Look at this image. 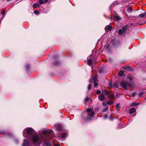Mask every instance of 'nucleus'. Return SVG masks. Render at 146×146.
Returning a JSON list of instances; mask_svg holds the SVG:
<instances>
[{
  "label": "nucleus",
  "mask_w": 146,
  "mask_h": 146,
  "mask_svg": "<svg viewBox=\"0 0 146 146\" xmlns=\"http://www.w3.org/2000/svg\"><path fill=\"white\" fill-rule=\"evenodd\" d=\"M144 93V92H141L139 94V96L140 97Z\"/></svg>",
  "instance_id": "27"
},
{
  "label": "nucleus",
  "mask_w": 146,
  "mask_h": 146,
  "mask_svg": "<svg viewBox=\"0 0 146 146\" xmlns=\"http://www.w3.org/2000/svg\"><path fill=\"white\" fill-rule=\"evenodd\" d=\"M137 94V93L135 92H134L133 93V94H132L131 96L133 97H134Z\"/></svg>",
  "instance_id": "28"
},
{
  "label": "nucleus",
  "mask_w": 146,
  "mask_h": 146,
  "mask_svg": "<svg viewBox=\"0 0 146 146\" xmlns=\"http://www.w3.org/2000/svg\"><path fill=\"white\" fill-rule=\"evenodd\" d=\"M7 1H10L11 0H7Z\"/></svg>",
  "instance_id": "43"
},
{
  "label": "nucleus",
  "mask_w": 146,
  "mask_h": 146,
  "mask_svg": "<svg viewBox=\"0 0 146 146\" xmlns=\"http://www.w3.org/2000/svg\"><path fill=\"white\" fill-rule=\"evenodd\" d=\"M114 19L116 21H118L120 20V17L117 16H115Z\"/></svg>",
  "instance_id": "19"
},
{
  "label": "nucleus",
  "mask_w": 146,
  "mask_h": 146,
  "mask_svg": "<svg viewBox=\"0 0 146 146\" xmlns=\"http://www.w3.org/2000/svg\"><path fill=\"white\" fill-rule=\"evenodd\" d=\"M118 84L117 82H115L113 86V87L114 88H118Z\"/></svg>",
  "instance_id": "13"
},
{
  "label": "nucleus",
  "mask_w": 146,
  "mask_h": 146,
  "mask_svg": "<svg viewBox=\"0 0 146 146\" xmlns=\"http://www.w3.org/2000/svg\"><path fill=\"white\" fill-rule=\"evenodd\" d=\"M91 89V86L90 84H89L88 86V90H90Z\"/></svg>",
  "instance_id": "29"
},
{
  "label": "nucleus",
  "mask_w": 146,
  "mask_h": 146,
  "mask_svg": "<svg viewBox=\"0 0 146 146\" xmlns=\"http://www.w3.org/2000/svg\"><path fill=\"white\" fill-rule=\"evenodd\" d=\"M5 133V131H0V133L3 134Z\"/></svg>",
  "instance_id": "31"
},
{
  "label": "nucleus",
  "mask_w": 146,
  "mask_h": 146,
  "mask_svg": "<svg viewBox=\"0 0 146 146\" xmlns=\"http://www.w3.org/2000/svg\"><path fill=\"white\" fill-rule=\"evenodd\" d=\"M139 16L141 17H146V11L144 13L141 14Z\"/></svg>",
  "instance_id": "12"
},
{
  "label": "nucleus",
  "mask_w": 146,
  "mask_h": 146,
  "mask_svg": "<svg viewBox=\"0 0 146 146\" xmlns=\"http://www.w3.org/2000/svg\"><path fill=\"white\" fill-rule=\"evenodd\" d=\"M102 104L103 105V106H106V105H107V104L105 103V102H103V103H102Z\"/></svg>",
  "instance_id": "36"
},
{
  "label": "nucleus",
  "mask_w": 146,
  "mask_h": 146,
  "mask_svg": "<svg viewBox=\"0 0 146 146\" xmlns=\"http://www.w3.org/2000/svg\"><path fill=\"white\" fill-rule=\"evenodd\" d=\"M99 100L100 101H102L105 99V96L103 94H101L98 97Z\"/></svg>",
  "instance_id": "7"
},
{
  "label": "nucleus",
  "mask_w": 146,
  "mask_h": 146,
  "mask_svg": "<svg viewBox=\"0 0 146 146\" xmlns=\"http://www.w3.org/2000/svg\"><path fill=\"white\" fill-rule=\"evenodd\" d=\"M132 11V8L131 7H128L127 9V11L129 13H131Z\"/></svg>",
  "instance_id": "11"
},
{
  "label": "nucleus",
  "mask_w": 146,
  "mask_h": 146,
  "mask_svg": "<svg viewBox=\"0 0 146 146\" xmlns=\"http://www.w3.org/2000/svg\"><path fill=\"white\" fill-rule=\"evenodd\" d=\"M94 87H96L98 86V84L96 82V81H94Z\"/></svg>",
  "instance_id": "26"
},
{
  "label": "nucleus",
  "mask_w": 146,
  "mask_h": 146,
  "mask_svg": "<svg viewBox=\"0 0 146 146\" xmlns=\"http://www.w3.org/2000/svg\"><path fill=\"white\" fill-rule=\"evenodd\" d=\"M109 86L110 88H111L113 87V86H112V84L111 82H110L109 83Z\"/></svg>",
  "instance_id": "30"
},
{
  "label": "nucleus",
  "mask_w": 146,
  "mask_h": 146,
  "mask_svg": "<svg viewBox=\"0 0 146 146\" xmlns=\"http://www.w3.org/2000/svg\"><path fill=\"white\" fill-rule=\"evenodd\" d=\"M120 84L121 86L125 90H127L128 87L131 86L130 83L124 81H122L120 83Z\"/></svg>",
  "instance_id": "2"
},
{
  "label": "nucleus",
  "mask_w": 146,
  "mask_h": 146,
  "mask_svg": "<svg viewBox=\"0 0 146 146\" xmlns=\"http://www.w3.org/2000/svg\"><path fill=\"white\" fill-rule=\"evenodd\" d=\"M66 135V133H62L61 135V137L63 138H65Z\"/></svg>",
  "instance_id": "22"
},
{
  "label": "nucleus",
  "mask_w": 146,
  "mask_h": 146,
  "mask_svg": "<svg viewBox=\"0 0 146 146\" xmlns=\"http://www.w3.org/2000/svg\"><path fill=\"white\" fill-rule=\"evenodd\" d=\"M39 5L38 3H35L33 4V7L34 8H36L37 7H39Z\"/></svg>",
  "instance_id": "15"
},
{
  "label": "nucleus",
  "mask_w": 146,
  "mask_h": 146,
  "mask_svg": "<svg viewBox=\"0 0 146 146\" xmlns=\"http://www.w3.org/2000/svg\"><path fill=\"white\" fill-rule=\"evenodd\" d=\"M92 81V80L91 79H90V82H91V81Z\"/></svg>",
  "instance_id": "41"
},
{
  "label": "nucleus",
  "mask_w": 146,
  "mask_h": 146,
  "mask_svg": "<svg viewBox=\"0 0 146 146\" xmlns=\"http://www.w3.org/2000/svg\"><path fill=\"white\" fill-rule=\"evenodd\" d=\"M135 108H131L129 111V113L130 114L134 112L135 111Z\"/></svg>",
  "instance_id": "8"
},
{
  "label": "nucleus",
  "mask_w": 146,
  "mask_h": 146,
  "mask_svg": "<svg viewBox=\"0 0 146 146\" xmlns=\"http://www.w3.org/2000/svg\"><path fill=\"white\" fill-rule=\"evenodd\" d=\"M111 93L110 94L109 96V98L110 99H113L114 97V95L113 94H111Z\"/></svg>",
  "instance_id": "17"
},
{
  "label": "nucleus",
  "mask_w": 146,
  "mask_h": 146,
  "mask_svg": "<svg viewBox=\"0 0 146 146\" xmlns=\"http://www.w3.org/2000/svg\"><path fill=\"white\" fill-rule=\"evenodd\" d=\"M102 94L105 95H108L111 93V92H107V91L105 90H103L102 91Z\"/></svg>",
  "instance_id": "9"
},
{
  "label": "nucleus",
  "mask_w": 146,
  "mask_h": 146,
  "mask_svg": "<svg viewBox=\"0 0 146 146\" xmlns=\"http://www.w3.org/2000/svg\"><path fill=\"white\" fill-rule=\"evenodd\" d=\"M87 111L89 117L90 116H92L94 114V113L92 109H88Z\"/></svg>",
  "instance_id": "4"
},
{
  "label": "nucleus",
  "mask_w": 146,
  "mask_h": 146,
  "mask_svg": "<svg viewBox=\"0 0 146 146\" xmlns=\"http://www.w3.org/2000/svg\"><path fill=\"white\" fill-rule=\"evenodd\" d=\"M138 104H137L135 102H134L131 104V105L132 106H137Z\"/></svg>",
  "instance_id": "20"
},
{
  "label": "nucleus",
  "mask_w": 146,
  "mask_h": 146,
  "mask_svg": "<svg viewBox=\"0 0 146 146\" xmlns=\"http://www.w3.org/2000/svg\"><path fill=\"white\" fill-rule=\"evenodd\" d=\"M8 135L9 136H11V133H9L8 134Z\"/></svg>",
  "instance_id": "40"
},
{
  "label": "nucleus",
  "mask_w": 146,
  "mask_h": 146,
  "mask_svg": "<svg viewBox=\"0 0 146 146\" xmlns=\"http://www.w3.org/2000/svg\"><path fill=\"white\" fill-rule=\"evenodd\" d=\"M29 65H27L26 66V68L27 69H28L29 68Z\"/></svg>",
  "instance_id": "39"
},
{
  "label": "nucleus",
  "mask_w": 146,
  "mask_h": 146,
  "mask_svg": "<svg viewBox=\"0 0 146 146\" xmlns=\"http://www.w3.org/2000/svg\"><path fill=\"white\" fill-rule=\"evenodd\" d=\"M29 135H32L30 139V141L27 139L24 140L23 146H39L43 141L44 146H50L51 141L50 140L53 138L54 134L53 131L50 129L43 131V134L41 137H39L35 133V131L31 128H26L23 132L24 137H27L26 133Z\"/></svg>",
  "instance_id": "1"
},
{
  "label": "nucleus",
  "mask_w": 146,
  "mask_h": 146,
  "mask_svg": "<svg viewBox=\"0 0 146 146\" xmlns=\"http://www.w3.org/2000/svg\"><path fill=\"white\" fill-rule=\"evenodd\" d=\"M38 2L40 4H41L43 3H44L43 0H39Z\"/></svg>",
  "instance_id": "24"
},
{
  "label": "nucleus",
  "mask_w": 146,
  "mask_h": 146,
  "mask_svg": "<svg viewBox=\"0 0 146 146\" xmlns=\"http://www.w3.org/2000/svg\"><path fill=\"white\" fill-rule=\"evenodd\" d=\"M113 102L112 100H108L107 101V104L109 105H112L113 103Z\"/></svg>",
  "instance_id": "14"
},
{
  "label": "nucleus",
  "mask_w": 146,
  "mask_h": 146,
  "mask_svg": "<svg viewBox=\"0 0 146 146\" xmlns=\"http://www.w3.org/2000/svg\"><path fill=\"white\" fill-rule=\"evenodd\" d=\"M92 55H90V56L89 58H88L87 63L90 66H91L92 65V59H91V58L92 57Z\"/></svg>",
  "instance_id": "5"
},
{
  "label": "nucleus",
  "mask_w": 146,
  "mask_h": 146,
  "mask_svg": "<svg viewBox=\"0 0 146 146\" xmlns=\"http://www.w3.org/2000/svg\"><path fill=\"white\" fill-rule=\"evenodd\" d=\"M49 0H43V1L44 4L46 3Z\"/></svg>",
  "instance_id": "34"
},
{
  "label": "nucleus",
  "mask_w": 146,
  "mask_h": 146,
  "mask_svg": "<svg viewBox=\"0 0 146 146\" xmlns=\"http://www.w3.org/2000/svg\"><path fill=\"white\" fill-rule=\"evenodd\" d=\"M54 146H60V145L59 144L57 143L56 144H54Z\"/></svg>",
  "instance_id": "32"
},
{
  "label": "nucleus",
  "mask_w": 146,
  "mask_h": 146,
  "mask_svg": "<svg viewBox=\"0 0 146 146\" xmlns=\"http://www.w3.org/2000/svg\"><path fill=\"white\" fill-rule=\"evenodd\" d=\"M120 104H117L116 106V109L117 111H119L120 110Z\"/></svg>",
  "instance_id": "18"
},
{
  "label": "nucleus",
  "mask_w": 146,
  "mask_h": 146,
  "mask_svg": "<svg viewBox=\"0 0 146 146\" xmlns=\"http://www.w3.org/2000/svg\"><path fill=\"white\" fill-rule=\"evenodd\" d=\"M124 74L123 72L122 71H121L118 73V75L120 76H122Z\"/></svg>",
  "instance_id": "16"
},
{
  "label": "nucleus",
  "mask_w": 146,
  "mask_h": 146,
  "mask_svg": "<svg viewBox=\"0 0 146 146\" xmlns=\"http://www.w3.org/2000/svg\"><path fill=\"white\" fill-rule=\"evenodd\" d=\"M112 29L111 27L109 25H107L105 28V31L106 32L110 31Z\"/></svg>",
  "instance_id": "6"
},
{
  "label": "nucleus",
  "mask_w": 146,
  "mask_h": 146,
  "mask_svg": "<svg viewBox=\"0 0 146 146\" xmlns=\"http://www.w3.org/2000/svg\"><path fill=\"white\" fill-rule=\"evenodd\" d=\"M127 68H128V69H129V68H130V67H127Z\"/></svg>",
  "instance_id": "42"
},
{
  "label": "nucleus",
  "mask_w": 146,
  "mask_h": 146,
  "mask_svg": "<svg viewBox=\"0 0 146 146\" xmlns=\"http://www.w3.org/2000/svg\"><path fill=\"white\" fill-rule=\"evenodd\" d=\"M127 29L126 26L122 28V29H120L119 30L118 32V34L120 35H124Z\"/></svg>",
  "instance_id": "3"
},
{
  "label": "nucleus",
  "mask_w": 146,
  "mask_h": 146,
  "mask_svg": "<svg viewBox=\"0 0 146 146\" xmlns=\"http://www.w3.org/2000/svg\"><path fill=\"white\" fill-rule=\"evenodd\" d=\"M59 62L58 61H56L54 63V64L55 66H58L59 65Z\"/></svg>",
  "instance_id": "23"
},
{
  "label": "nucleus",
  "mask_w": 146,
  "mask_h": 146,
  "mask_svg": "<svg viewBox=\"0 0 146 146\" xmlns=\"http://www.w3.org/2000/svg\"><path fill=\"white\" fill-rule=\"evenodd\" d=\"M93 79V80H94V81H96L97 79V78L96 77H94Z\"/></svg>",
  "instance_id": "38"
},
{
  "label": "nucleus",
  "mask_w": 146,
  "mask_h": 146,
  "mask_svg": "<svg viewBox=\"0 0 146 146\" xmlns=\"http://www.w3.org/2000/svg\"><path fill=\"white\" fill-rule=\"evenodd\" d=\"M5 13V11H3L2 12V15H4Z\"/></svg>",
  "instance_id": "37"
},
{
  "label": "nucleus",
  "mask_w": 146,
  "mask_h": 146,
  "mask_svg": "<svg viewBox=\"0 0 146 146\" xmlns=\"http://www.w3.org/2000/svg\"><path fill=\"white\" fill-rule=\"evenodd\" d=\"M88 98L87 97H86V99H85V101H84V103H86V102L88 101Z\"/></svg>",
  "instance_id": "33"
},
{
  "label": "nucleus",
  "mask_w": 146,
  "mask_h": 146,
  "mask_svg": "<svg viewBox=\"0 0 146 146\" xmlns=\"http://www.w3.org/2000/svg\"><path fill=\"white\" fill-rule=\"evenodd\" d=\"M108 109H109L108 107H106L104 108V109H103V111L105 112L106 111L108 110Z\"/></svg>",
  "instance_id": "21"
},
{
  "label": "nucleus",
  "mask_w": 146,
  "mask_h": 146,
  "mask_svg": "<svg viewBox=\"0 0 146 146\" xmlns=\"http://www.w3.org/2000/svg\"><path fill=\"white\" fill-rule=\"evenodd\" d=\"M34 13L36 15H38L39 14V11L36 10L34 11Z\"/></svg>",
  "instance_id": "25"
},
{
  "label": "nucleus",
  "mask_w": 146,
  "mask_h": 146,
  "mask_svg": "<svg viewBox=\"0 0 146 146\" xmlns=\"http://www.w3.org/2000/svg\"><path fill=\"white\" fill-rule=\"evenodd\" d=\"M101 91L99 90H97L96 91V94H100L101 93Z\"/></svg>",
  "instance_id": "35"
},
{
  "label": "nucleus",
  "mask_w": 146,
  "mask_h": 146,
  "mask_svg": "<svg viewBox=\"0 0 146 146\" xmlns=\"http://www.w3.org/2000/svg\"><path fill=\"white\" fill-rule=\"evenodd\" d=\"M56 129L58 131H60L61 129V127L60 125H58L56 126Z\"/></svg>",
  "instance_id": "10"
}]
</instances>
